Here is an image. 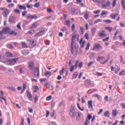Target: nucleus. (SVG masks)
<instances>
[{
    "label": "nucleus",
    "instance_id": "1",
    "mask_svg": "<svg viewBox=\"0 0 125 125\" xmlns=\"http://www.w3.org/2000/svg\"><path fill=\"white\" fill-rule=\"evenodd\" d=\"M75 39H76V35H72V42L71 44V52L73 55H78V51L79 50V45L76 42H75Z\"/></svg>",
    "mask_w": 125,
    "mask_h": 125
},
{
    "label": "nucleus",
    "instance_id": "2",
    "mask_svg": "<svg viewBox=\"0 0 125 125\" xmlns=\"http://www.w3.org/2000/svg\"><path fill=\"white\" fill-rule=\"evenodd\" d=\"M69 114L72 118H75L76 116L77 115L78 117H76V120L77 122L80 121V118H81V114L79 112H75V107L71 106V108L70 110Z\"/></svg>",
    "mask_w": 125,
    "mask_h": 125
},
{
    "label": "nucleus",
    "instance_id": "3",
    "mask_svg": "<svg viewBox=\"0 0 125 125\" xmlns=\"http://www.w3.org/2000/svg\"><path fill=\"white\" fill-rule=\"evenodd\" d=\"M101 5L103 8H106L107 7H109V6L111 5V2H110V1H107L106 2L105 0H103L101 1Z\"/></svg>",
    "mask_w": 125,
    "mask_h": 125
},
{
    "label": "nucleus",
    "instance_id": "4",
    "mask_svg": "<svg viewBox=\"0 0 125 125\" xmlns=\"http://www.w3.org/2000/svg\"><path fill=\"white\" fill-rule=\"evenodd\" d=\"M7 61L9 62L10 65H14V64H16V62H17V59H8Z\"/></svg>",
    "mask_w": 125,
    "mask_h": 125
},
{
    "label": "nucleus",
    "instance_id": "5",
    "mask_svg": "<svg viewBox=\"0 0 125 125\" xmlns=\"http://www.w3.org/2000/svg\"><path fill=\"white\" fill-rule=\"evenodd\" d=\"M34 73L36 77H40V68L39 67H36L34 70Z\"/></svg>",
    "mask_w": 125,
    "mask_h": 125
},
{
    "label": "nucleus",
    "instance_id": "6",
    "mask_svg": "<svg viewBox=\"0 0 125 125\" xmlns=\"http://www.w3.org/2000/svg\"><path fill=\"white\" fill-rule=\"evenodd\" d=\"M103 47L99 43H96L93 48V50H94L95 49H103Z\"/></svg>",
    "mask_w": 125,
    "mask_h": 125
},
{
    "label": "nucleus",
    "instance_id": "7",
    "mask_svg": "<svg viewBox=\"0 0 125 125\" xmlns=\"http://www.w3.org/2000/svg\"><path fill=\"white\" fill-rule=\"evenodd\" d=\"M26 94L27 98H28L29 100L30 101H32V99L33 98V96H32V94H31V92L30 91H26Z\"/></svg>",
    "mask_w": 125,
    "mask_h": 125
},
{
    "label": "nucleus",
    "instance_id": "8",
    "mask_svg": "<svg viewBox=\"0 0 125 125\" xmlns=\"http://www.w3.org/2000/svg\"><path fill=\"white\" fill-rule=\"evenodd\" d=\"M92 100L88 101V108L89 109H93V106L92 105Z\"/></svg>",
    "mask_w": 125,
    "mask_h": 125
},
{
    "label": "nucleus",
    "instance_id": "9",
    "mask_svg": "<svg viewBox=\"0 0 125 125\" xmlns=\"http://www.w3.org/2000/svg\"><path fill=\"white\" fill-rule=\"evenodd\" d=\"M83 40V39L82 38L80 41V44H81V48H83L84 47V43H85V41Z\"/></svg>",
    "mask_w": 125,
    "mask_h": 125
},
{
    "label": "nucleus",
    "instance_id": "10",
    "mask_svg": "<svg viewBox=\"0 0 125 125\" xmlns=\"http://www.w3.org/2000/svg\"><path fill=\"white\" fill-rule=\"evenodd\" d=\"M34 66L35 65L34 64V62H29L28 67L30 70H33V69H34Z\"/></svg>",
    "mask_w": 125,
    "mask_h": 125
},
{
    "label": "nucleus",
    "instance_id": "11",
    "mask_svg": "<svg viewBox=\"0 0 125 125\" xmlns=\"http://www.w3.org/2000/svg\"><path fill=\"white\" fill-rule=\"evenodd\" d=\"M43 32H44V30L40 31L35 35V37H41V36H43V35H44Z\"/></svg>",
    "mask_w": 125,
    "mask_h": 125
},
{
    "label": "nucleus",
    "instance_id": "12",
    "mask_svg": "<svg viewBox=\"0 0 125 125\" xmlns=\"http://www.w3.org/2000/svg\"><path fill=\"white\" fill-rule=\"evenodd\" d=\"M104 33H105V31H104V30H103L102 32L99 33V34H98L99 36V37H106L107 35H106V34H105Z\"/></svg>",
    "mask_w": 125,
    "mask_h": 125
},
{
    "label": "nucleus",
    "instance_id": "13",
    "mask_svg": "<svg viewBox=\"0 0 125 125\" xmlns=\"http://www.w3.org/2000/svg\"><path fill=\"white\" fill-rule=\"evenodd\" d=\"M5 56L8 58H10L13 56V54L11 52H6Z\"/></svg>",
    "mask_w": 125,
    "mask_h": 125
},
{
    "label": "nucleus",
    "instance_id": "14",
    "mask_svg": "<svg viewBox=\"0 0 125 125\" xmlns=\"http://www.w3.org/2000/svg\"><path fill=\"white\" fill-rule=\"evenodd\" d=\"M4 17H7L8 14H9V10H6L4 12L2 13Z\"/></svg>",
    "mask_w": 125,
    "mask_h": 125
},
{
    "label": "nucleus",
    "instance_id": "15",
    "mask_svg": "<svg viewBox=\"0 0 125 125\" xmlns=\"http://www.w3.org/2000/svg\"><path fill=\"white\" fill-rule=\"evenodd\" d=\"M14 21H15V18L14 17H10L9 19V22L10 23H14Z\"/></svg>",
    "mask_w": 125,
    "mask_h": 125
},
{
    "label": "nucleus",
    "instance_id": "16",
    "mask_svg": "<svg viewBox=\"0 0 125 125\" xmlns=\"http://www.w3.org/2000/svg\"><path fill=\"white\" fill-rule=\"evenodd\" d=\"M118 115V110L117 109L112 110V117H116Z\"/></svg>",
    "mask_w": 125,
    "mask_h": 125
},
{
    "label": "nucleus",
    "instance_id": "17",
    "mask_svg": "<svg viewBox=\"0 0 125 125\" xmlns=\"http://www.w3.org/2000/svg\"><path fill=\"white\" fill-rule=\"evenodd\" d=\"M33 89L34 92L36 93L38 91V90H39V86H33Z\"/></svg>",
    "mask_w": 125,
    "mask_h": 125
},
{
    "label": "nucleus",
    "instance_id": "18",
    "mask_svg": "<svg viewBox=\"0 0 125 125\" xmlns=\"http://www.w3.org/2000/svg\"><path fill=\"white\" fill-rule=\"evenodd\" d=\"M18 7L20 10H22V9H23V10H26V7L25 6H22V5L19 4Z\"/></svg>",
    "mask_w": 125,
    "mask_h": 125
},
{
    "label": "nucleus",
    "instance_id": "19",
    "mask_svg": "<svg viewBox=\"0 0 125 125\" xmlns=\"http://www.w3.org/2000/svg\"><path fill=\"white\" fill-rule=\"evenodd\" d=\"M104 59H105V57L99 56L97 58L96 61H98V62H99V61H100V60H104Z\"/></svg>",
    "mask_w": 125,
    "mask_h": 125
},
{
    "label": "nucleus",
    "instance_id": "20",
    "mask_svg": "<svg viewBox=\"0 0 125 125\" xmlns=\"http://www.w3.org/2000/svg\"><path fill=\"white\" fill-rule=\"evenodd\" d=\"M78 75L79 74L78 73V71H76L75 72H74L72 75L73 79H76L77 77H78Z\"/></svg>",
    "mask_w": 125,
    "mask_h": 125
},
{
    "label": "nucleus",
    "instance_id": "21",
    "mask_svg": "<svg viewBox=\"0 0 125 125\" xmlns=\"http://www.w3.org/2000/svg\"><path fill=\"white\" fill-rule=\"evenodd\" d=\"M8 89H10L11 90H12V91H14L15 92L17 91V90L14 87L9 86L8 87Z\"/></svg>",
    "mask_w": 125,
    "mask_h": 125
},
{
    "label": "nucleus",
    "instance_id": "22",
    "mask_svg": "<svg viewBox=\"0 0 125 125\" xmlns=\"http://www.w3.org/2000/svg\"><path fill=\"white\" fill-rule=\"evenodd\" d=\"M110 114V112L108 111H106L104 113V117H106V118H109L110 117V115H109Z\"/></svg>",
    "mask_w": 125,
    "mask_h": 125
},
{
    "label": "nucleus",
    "instance_id": "23",
    "mask_svg": "<svg viewBox=\"0 0 125 125\" xmlns=\"http://www.w3.org/2000/svg\"><path fill=\"white\" fill-rule=\"evenodd\" d=\"M121 4H122V6L124 10L125 11V0H122Z\"/></svg>",
    "mask_w": 125,
    "mask_h": 125
},
{
    "label": "nucleus",
    "instance_id": "24",
    "mask_svg": "<svg viewBox=\"0 0 125 125\" xmlns=\"http://www.w3.org/2000/svg\"><path fill=\"white\" fill-rule=\"evenodd\" d=\"M91 32L93 36H94L95 35V33H96V28L93 27L91 29Z\"/></svg>",
    "mask_w": 125,
    "mask_h": 125
},
{
    "label": "nucleus",
    "instance_id": "25",
    "mask_svg": "<svg viewBox=\"0 0 125 125\" xmlns=\"http://www.w3.org/2000/svg\"><path fill=\"white\" fill-rule=\"evenodd\" d=\"M105 29L107 30V31H109V32H112L113 30L112 27H109V26L105 27Z\"/></svg>",
    "mask_w": 125,
    "mask_h": 125
},
{
    "label": "nucleus",
    "instance_id": "26",
    "mask_svg": "<svg viewBox=\"0 0 125 125\" xmlns=\"http://www.w3.org/2000/svg\"><path fill=\"white\" fill-rule=\"evenodd\" d=\"M25 5L26 6L27 8H28V9H31V8H32V7H33V4H30L29 3H26L25 4Z\"/></svg>",
    "mask_w": 125,
    "mask_h": 125
},
{
    "label": "nucleus",
    "instance_id": "27",
    "mask_svg": "<svg viewBox=\"0 0 125 125\" xmlns=\"http://www.w3.org/2000/svg\"><path fill=\"white\" fill-rule=\"evenodd\" d=\"M44 76H45L46 77H47L48 76H49L48 78H49V77L51 76V72H50V71L46 72L44 73Z\"/></svg>",
    "mask_w": 125,
    "mask_h": 125
},
{
    "label": "nucleus",
    "instance_id": "28",
    "mask_svg": "<svg viewBox=\"0 0 125 125\" xmlns=\"http://www.w3.org/2000/svg\"><path fill=\"white\" fill-rule=\"evenodd\" d=\"M79 63H80V61L77 60L76 62L75 65H74V67H75V69L78 68V66L79 65Z\"/></svg>",
    "mask_w": 125,
    "mask_h": 125
},
{
    "label": "nucleus",
    "instance_id": "29",
    "mask_svg": "<svg viewBox=\"0 0 125 125\" xmlns=\"http://www.w3.org/2000/svg\"><path fill=\"white\" fill-rule=\"evenodd\" d=\"M22 45L23 48H28V45L26 44L25 42H22Z\"/></svg>",
    "mask_w": 125,
    "mask_h": 125
},
{
    "label": "nucleus",
    "instance_id": "30",
    "mask_svg": "<svg viewBox=\"0 0 125 125\" xmlns=\"http://www.w3.org/2000/svg\"><path fill=\"white\" fill-rule=\"evenodd\" d=\"M75 69V65H72L69 68L70 72L73 73L74 72V69Z\"/></svg>",
    "mask_w": 125,
    "mask_h": 125
},
{
    "label": "nucleus",
    "instance_id": "31",
    "mask_svg": "<svg viewBox=\"0 0 125 125\" xmlns=\"http://www.w3.org/2000/svg\"><path fill=\"white\" fill-rule=\"evenodd\" d=\"M104 22H105L106 24H110V23H112V21L110 20H104Z\"/></svg>",
    "mask_w": 125,
    "mask_h": 125
},
{
    "label": "nucleus",
    "instance_id": "32",
    "mask_svg": "<svg viewBox=\"0 0 125 125\" xmlns=\"http://www.w3.org/2000/svg\"><path fill=\"white\" fill-rule=\"evenodd\" d=\"M65 70V68H63L60 71V76H63L64 74V71Z\"/></svg>",
    "mask_w": 125,
    "mask_h": 125
},
{
    "label": "nucleus",
    "instance_id": "33",
    "mask_svg": "<svg viewBox=\"0 0 125 125\" xmlns=\"http://www.w3.org/2000/svg\"><path fill=\"white\" fill-rule=\"evenodd\" d=\"M77 106H78V108L79 109V110H80V111H83L84 110V107H83V108H82L81 107V106H80V104L77 103Z\"/></svg>",
    "mask_w": 125,
    "mask_h": 125
},
{
    "label": "nucleus",
    "instance_id": "34",
    "mask_svg": "<svg viewBox=\"0 0 125 125\" xmlns=\"http://www.w3.org/2000/svg\"><path fill=\"white\" fill-rule=\"evenodd\" d=\"M40 4H41L40 2H37L34 5V6L36 8H39V7H40Z\"/></svg>",
    "mask_w": 125,
    "mask_h": 125
},
{
    "label": "nucleus",
    "instance_id": "35",
    "mask_svg": "<svg viewBox=\"0 0 125 125\" xmlns=\"http://www.w3.org/2000/svg\"><path fill=\"white\" fill-rule=\"evenodd\" d=\"M7 47H8V48H10V49H13V48H14V47H13V45L10 44H8L7 45Z\"/></svg>",
    "mask_w": 125,
    "mask_h": 125
},
{
    "label": "nucleus",
    "instance_id": "36",
    "mask_svg": "<svg viewBox=\"0 0 125 125\" xmlns=\"http://www.w3.org/2000/svg\"><path fill=\"white\" fill-rule=\"evenodd\" d=\"M84 18L87 20L88 19V14H87V12H86L85 14L84 15Z\"/></svg>",
    "mask_w": 125,
    "mask_h": 125
},
{
    "label": "nucleus",
    "instance_id": "37",
    "mask_svg": "<svg viewBox=\"0 0 125 125\" xmlns=\"http://www.w3.org/2000/svg\"><path fill=\"white\" fill-rule=\"evenodd\" d=\"M83 62H81L79 64V68L80 69H82V68L83 67Z\"/></svg>",
    "mask_w": 125,
    "mask_h": 125
},
{
    "label": "nucleus",
    "instance_id": "38",
    "mask_svg": "<svg viewBox=\"0 0 125 125\" xmlns=\"http://www.w3.org/2000/svg\"><path fill=\"white\" fill-rule=\"evenodd\" d=\"M89 47H90V42H88L85 48L86 50H88L89 49Z\"/></svg>",
    "mask_w": 125,
    "mask_h": 125
},
{
    "label": "nucleus",
    "instance_id": "39",
    "mask_svg": "<svg viewBox=\"0 0 125 125\" xmlns=\"http://www.w3.org/2000/svg\"><path fill=\"white\" fill-rule=\"evenodd\" d=\"M119 75V76H125V70L121 71Z\"/></svg>",
    "mask_w": 125,
    "mask_h": 125
},
{
    "label": "nucleus",
    "instance_id": "40",
    "mask_svg": "<svg viewBox=\"0 0 125 125\" xmlns=\"http://www.w3.org/2000/svg\"><path fill=\"white\" fill-rule=\"evenodd\" d=\"M10 28H8V27H4L2 31L4 33V32H7V31H8V30H10Z\"/></svg>",
    "mask_w": 125,
    "mask_h": 125
},
{
    "label": "nucleus",
    "instance_id": "41",
    "mask_svg": "<svg viewBox=\"0 0 125 125\" xmlns=\"http://www.w3.org/2000/svg\"><path fill=\"white\" fill-rule=\"evenodd\" d=\"M20 73H21V74H24V67H22L20 69Z\"/></svg>",
    "mask_w": 125,
    "mask_h": 125
},
{
    "label": "nucleus",
    "instance_id": "42",
    "mask_svg": "<svg viewBox=\"0 0 125 125\" xmlns=\"http://www.w3.org/2000/svg\"><path fill=\"white\" fill-rule=\"evenodd\" d=\"M30 43L32 45V46H35L36 45V43H35V41H30Z\"/></svg>",
    "mask_w": 125,
    "mask_h": 125
},
{
    "label": "nucleus",
    "instance_id": "43",
    "mask_svg": "<svg viewBox=\"0 0 125 125\" xmlns=\"http://www.w3.org/2000/svg\"><path fill=\"white\" fill-rule=\"evenodd\" d=\"M107 12L106 11H103L101 14V15L102 16H103V15H106L107 14Z\"/></svg>",
    "mask_w": 125,
    "mask_h": 125
},
{
    "label": "nucleus",
    "instance_id": "44",
    "mask_svg": "<svg viewBox=\"0 0 125 125\" xmlns=\"http://www.w3.org/2000/svg\"><path fill=\"white\" fill-rule=\"evenodd\" d=\"M84 37L85 38L86 40H88V39H89V36L88 33H86L85 34Z\"/></svg>",
    "mask_w": 125,
    "mask_h": 125
},
{
    "label": "nucleus",
    "instance_id": "45",
    "mask_svg": "<svg viewBox=\"0 0 125 125\" xmlns=\"http://www.w3.org/2000/svg\"><path fill=\"white\" fill-rule=\"evenodd\" d=\"M94 96H95V97H97V98H98V99H99V100H100L101 99V96H100V95L96 94L94 95Z\"/></svg>",
    "mask_w": 125,
    "mask_h": 125
},
{
    "label": "nucleus",
    "instance_id": "46",
    "mask_svg": "<svg viewBox=\"0 0 125 125\" xmlns=\"http://www.w3.org/2000/svg\"><path fill=\"white\" fill-rule=\"evenodd\" d=\"M84 125H89V121L88 119H86L85 120V122L84 123Z\"/></svg>",
    "mask_w": 125,
    "mask_h": 125
},
{
    "label": "nucleus",
    "instance_id": "47",
    "mask_svg": "<svg viewBox=\"0 0 125 125\" xmlns=\"http://www.w3.org/2000/svg\"><path fill=\"white\" fill-rule=\"evenodd\" d=\"M75 28H76V26L75 25V23L72 24V25L71 26V30L72 32H74L75 31Z\"/></svg>",
    "mask_w": 125,
    "mask_h": 125
},
{
    "label": "nucleus",
    "instance_id": "48",
    "mask_svg": "<svg viewBox=\"0 0 125 125\" xmlns=\"http://www.w3.org/2000/svg\"><path fill=\"white\" fill-rule=\"evenodd\" d=\"M62 106H65V104H64V102H61L59 104V107H62Z\"/></svg>",
    "mask_w": 125,
    "mask_h": 125
},
{
    "label": "nucleus",
    "instance_id": "49",
    "mask_svg": "<svg viewBox=\"0 0 125 125\" xmlns=\"http://www.w3.org/2000/svg\"><path fill=\"white\" fill-rule=\"evenodd\" d=\"M38 100H39V97L38 96H35L34 98V102H35V103H37Z\"/></svg>",
    "mask_w": 125,
    "mask_h": 125
},
{
    "label": "nucleus",
    "instance_id": "50",
    "mask_svg": "<svg viewBox=\"0 0 125 125\" xmlns=\"http://www.w3.org/2000/svg\"><path fill=\"white\" fill-rule=\"evenodd\" d=\"M4 34V32L3 31H0V40H1L2 39V35Z\"/></svg>",
    "mask_w": 125,
    "mask_h": 125
},
{
    "label": "nucleus",
    "instance_id": "51",
    "mask_svg": "<svg viewBox=\"0 0 125 125\" xmlns=\"http://www.w3.org/2000/svg\"><path fill=\"white\" fill-rule=\"evenodd\" d=\"M117 4V1L116 0H114L113 3H112V6L113 7H115Z\"/></svg>",
    "mask_w": 125,
    "mask_h": 125
},
{
    "label": "nucleus",
    "instance_id": "52",
    "mask_svg": "<svg viewBox=\"0 0 125 125\" xmlns=\"http://www.w3.org/2000/svg\"><path fill=\"white\" fill-rule=\"evenodd\" d=\"M109 59H110V58L109 57H108L107 58V60H106L105 61V62H100V63H101V64H105V63H107V62H108V61L109 60Z\"/></svg>",
    "mask_w": 125,
    "mask_h": 125
},
{
    "label": "nucleus",
    "instance_id": "53",
    "mask_svg": "<svg viewBox=\"0 0 125 125\" xmlns=\"http://www.w3.org/2000/svg\"><path fill=\"white\" fill-rule=\"evenodd\" d=\"M64 24L66 25V26H70V21H66Z\"/></svg>",
    "mask_w": 125,
    "mask_h": 125
},
{
    "label": "nucleus",
    "instance_id": "54",
    "mask_svg": "<svg viewBox=\"0 0 125 125\" xmlns=\"http://www.w3.org/2000/svg\"><path fill=\"white\" fill-rule=\"evenodd\" d=\"M17 27L19 30H21V22L18 23Z\"/></svg>",
    "mask_w": 125,
    "mask_h": 125
},
{
    "label": "nucleus",
    "instance_id": "55",
    "mask_svg": "<svg viewBox=\"0 0 125 125\" xmlns=\"http://www.w3.org/2000/svg\"><path fill=\"white\" fill-rule=\"evenodd\" d=\"M27 11H24L22 12V16L23 17H24V16H26V15L27 14Z\"/></svg>",
    "mask_w": 125,
    "mask_h": 125
},
{
    "label": "nucleus",
    "instance_id": "56",
    "mask_svg": "<svg viewBox=\"0 0 125 125\" xmlns=\"http://www.w3.org/2000/svg\"><path fill=\"white\" fill-rule=\"evenodd\" d=\"M47 12H48V13H51V12H52V9L50 8H47Z\"/></svg>",
    "mask_w": 125,
    "mask_h": 125
},
{
    "label": "nucleus",
    "instance_id": "57",
    "mask_svg": "<svg viewBox=\"0 0 125 125\" xmlns=\"http://www.w3.org/2000/svg\"><path fill=\"white\" fill-rule=\"evenodd\" d=\"M99 22H102V20L97 19L96 21H95L94 24H97V23H98Z\"/></svg>",
    "mask_w": 125,
    "mask_h": 125
},
{
    "label": "nucleus",
    "instance_id": "58",
    "mask_svg": "<svg viewBox=\"0 0 125 125\" xmlns=\"http://www.w3.org/2000/svg\"><path fill=\"white\" fill-rule=\"evenodd\" d=\"M52 98V96H49L46 98V100H47V101H49V100H50Z\"/></svg>",
    "mask_w": 125,
    "mask_h": 125
},
{
    "label": "nucleus",
    "instance_id": "59",
    "mask_svg": "<svg viewBox=\"0 0 125 125\" xmlns=\"http://www.w3.org/2000/svg\"><path fill=\"white\" fill-rule=\"evenodd\" d=\"M110 17L112 18V19L115 20L116 19V17H115V15L114 14H111L110 15Z\"/></svg>",
    "mask_w": 125,
    "mask_h": 125
},
{
    "label": "nucleus",
    "instance_id": "60",
    "mask_svg": "<svg viewBox=\"0 0 125 125\" xmlns=\"http://www.w3.org/2000/svg\"><path fill=\"white\" fill-rule=\"evenodd\" d=\"M47 88L49 89V90H52V89H53V86L50 85L47 87Z\"/></svg>",
    "mask_w": 125,
    "mask_h": 125
},
{
    "label": "nucleus",
    "instance_id": "61",
    "mask_svg": "<svg viewBox=\"0 0 125 125\" xmlns=\"http://www.w3.org/2000/svg\"><path fill=\"white\" fill-rule=\"evenodd\" d=\"M93 64H94V62H91L90 63L87 64V66L88 67H90L91 65H93Z\"/></svg>",
    "mask_w": 125,
    "mask_h": 125
},
{
    "label": "nucleus",
    "instance_id": "62",
    "mask_svg": "<svg viewBox=\"0 0 125 125\" xmlns=\"http://www.w3.org/2000/svg\"><path fill=\"white\" fill-rule=\"evenodd\" d=\"M94 13L95 14H98L100 13V10H98L97 11H94Z\"/></svg>",
    "mask_w": 125,
    "mask_h": 125
},
{
    "label": "nucleus",
    "instance_id": "63",
    "mask_svg": "<svg viewBox=\"0 0 125 125\" xmlns=\"http://www.w3.org/2000/svg\"><path fill=\"white\" fill-rule=\"evenodd\" d=\"M14 12L15 13H18V14H19L20 13V10L17 9L15 10Z\"/></svg>",
    "mask_w": 125,
    "mask_h": 125
},
{
    "label": "nucleus",
    "instance_id": "64",
    "mask_svg": "<svg viewBox=\"0 0 125 125\" xmlns=\"http://www.w3.org/2000/svg\"><path fill=\"white\" fill-rule=\"evenodd\" d=\"M121 105L122 106V108H123V109H125V103H121Z\"/></svg>",
    "mask_w": 125,
    "mask_h": 125
}]
</instances>
